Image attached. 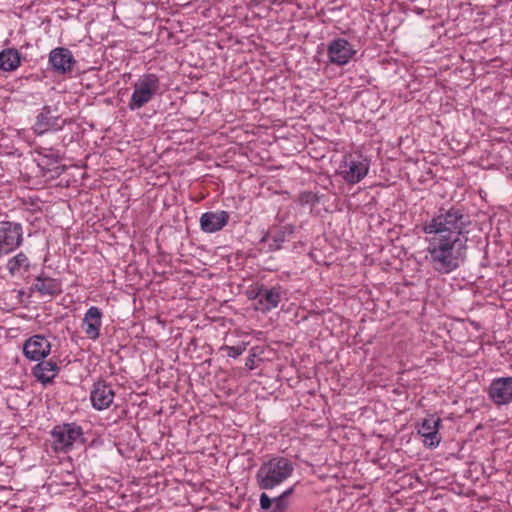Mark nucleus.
Listing matches in <instances>:
<instances>
[{
    "mask_svg": "<svg viewBox=\"0 0 512 512\" xmlns=\"http://www.w3.org/2000/svg\"><path fill=\"white\" fill-rule=\"evenodd\" d=\"M298 201L301 205H307V204L314 205L320 201V198L317 194H315L311 191H304V192L300 193Z\"/></svg>",
    "mask_w": 512,
    "mask_h": 512,
    "instance_id": "24",
    "label": "nucleus"
},
{
    "mask_svg": "<svg viewBox=\"0 0 512 512\" xmlns=\"http://www.w3.org/2000/svg\"><path fill=\"white\" fill-rule=\"evenodd\" d=\"M230 215L227 211H208L200 217V228L205 233H215L228 224Z\"/></svg>",
    "mask_w": 512,
    "mask_h": 512,
    "instance_id": "13",
    "label": "nucleus"
},
{
    "mask_svg": "<svg viewBox=\"0 0 512 512\" xmlns=\"http://www.w3.org/2000/svg\"><path fill=\"white\" fill-rule=\"evenodd\" d=\"M39 154L43 155L44 159H46V161L43 163L45 166H47L48 171H51L50 166L59 163L61 159L58 152H54L52 148L41 147V151L39 152Z\"/></svg>",
    "mask_w": 512,
    "mask_h": 512,
    "instance_id": "23",
    "label": "nucleus"
},
{
    "mask_svg": "<svg viewBox=\"0 0 512 512\" xmlns=\"http://www.w3.org/2000/svg\"><path fill=\"white\" fill-rule=\"evenodd\" d=\"M294 234V226L291 224H286L281 226L275 230L273 235L270 233H266L260 242H267L269 238H272V243L269 244V251H277L282 248L284 242L288 241L292 235Z\"/></svg>",
    "mask_w": 512,
    "mask_h": 512,
    "instance_id": "18",
    "label": "nucleus"
},
{
    "mask_svg": "<svg viewBox=\"0 0 512 512\" xmlns=\"http://www.w3.org/2000/svg\"><path fill=\"white\" fill-rule=\"evenodd\" d=\"M49 63L55 72L67 74L73 70L76 60L69 49L57 47L50 52Z\"/></svg>",
    "mask_w": 512,
    "mask_h": 512,
    "instance_id": "12",
    "label": "nucleus"
},
{
    "mask_svg": "<svg viewBox=\"0 0 512 512\" xmlns=\"http://www.w3.org/2000/svg\"><path fill=\"white\" fill-rule=\"evenodd\" d=\"M34 289L41 296H55L61 293V284L57 279L45 277L43 274L35 279Z\"/></svg>",
    "mask_w": 512,
    "mask_h": 512,
    "instance_id": "19",
    "label": "nucleus"
},
{
    "mask_svg": "<svg viewBox=\"0 0 512 512\" xmlns=\"http://www.w3.org/2000/svg\"><path fill=\"white\" fill-rule=\"evenodd\" d=\"M39 363L36 364L32 369V375L42 383L43 385H47L53 381V379L57 376L59 367L57 366V363L50 360H41L38 361Z\"/></svg>",
    "mask_w": 512,
    "mask_h": 512,
    "instance_id": "17",
    "label": "nucleus"
},
{
    "mask_svg": "<svg viewBox=\"0 0 512 512\" xmlns=\"http://www.w3.org/2000/svg\"><path fill=\"white\" fill-rule=\"evenodd\" d=\"M66 124V120L59 116L52 115L51 108L44 106L36 117L33 130L37 135H42L48 131L61 130Z\"/></svg>",
    "mask_w": 512,
    "mask_h": 512,
    "instance_id": "11",
    "label": "nucleus"
},
{
    "mask_svg": "<svg viewBox=\"0 0 512 512\" xmlns=\"http://www.w3.org/2000/svg\"><path fill=\"white\" fill-rule=\"evenodd\" d=\"M115 397L112 385L105 380H98L94 383L90 392V400L93 408L96 410H104L111 406Z\"/></svg>",
    "mask_w": 512,
    "mask_h": 512,
    "instance_id": "10",
    "label": "nucleus"
},
{
    "mask_svg": "<svg viewBox=\"0 0 512 512\" xmlns=\"http://www.w3.org/2000/svg\"><path fill=\"white\" fill-rule=\"evenodd\" d=\"M470 216L463 207H441L431 220L422 225L427 247L425 259L439 274H450L467 259Z\"/></svg>",
    "mask_w": 512,
    "mask_h": 512,
    "instance_id": "1",
    "label": "nucleus"
},
{
    "mask_svg": "<svg viewBox=\"0 0 512 512\" xmlns=\"http://www.w3.org/2000/svg\"><path fill=\"white\" fill-rule=\"evenodd\" d=\"M254 357L255 355H251L250 357L247 358L246 366L250 369H253Z\"/></svg>",
    "mask_w": 512,
    "mask_h": 512,
    "instance_id": "27",
    "label": "nucleus"
},
{
    "mask_svg": "<svg viewBox=\"0 0 512 512\" xmlns=\"http://www.w3.org/2000/svg\"><path fill=\"white\" fill-rule=\"evenodd\" d=\"M246 343L239 344L237 346H227L224 345L220 348V350H224L227 352V355L231 358H237L246 350Z\"/></svg>",
    "mask_w": 512,
    "mask_h": 512,
    "instance_id": "25",
    "label": "nucleus"
},
{
    "mask_svg": "<svg viewBox=\"0 0 512 512\" xmlns=\"http://www.w3.org/2000/svg\"><path fill=\"white\" fill-rule=\"evenodd\" d=\"M293 492H294V487H290V488L286 489L285 491H283L278 497L283 502H287V498L289 496H291L293 494Z\"/></svg>",
    "mask_w": 512,
    "mask_h": 512,
    "instance_id": "26",
    "label": "nucleus"
},
{
    "mask_svg": "<svg viewBox=\"0 0 512 512\" xmlns=\"http://www.w3.org/2000/svg\"><path fill=\"white\" fill-rule=\"evenodd\" d=\"M294 472V463L284 456H274L264 461L256 472L258 487L271 490L286 481Z\"/></svg>",
    "mask_w": 512,
    "mask_h": 512,
    "instance_id": "2",
    "label": "nucleus"
},
{
    "mask_svg": "<svg viewBox=\"0 0 512 512\" xmlns=\"http://www.w3.org/2000/svg\"><path fill=\"white\" fill-rule=\"evenodd\" d=\"M160 79L156 74L142 75L134 84V91L128 103L130 110H138L149 103L152 98L161 93Z\"/></svg>",
    "mask_w": 512,
    "mask_h": 512,
    "instance_id": "3",
    "label": "nucleus"
},
{
    "mask_svg": "<svg viewBox=\"0 0 512 512\" xmlns=\"http://www.w3.org/2000/svg\"><path fill=\"white\" fill-rule=\"evenodd\" d=\"M30 267V261L27 255L23 252H19L7 261L6 268L10 275L14 276L21 268L28 270Z\"/></svg>",
    "mask_w": 512,
    "mask_h": 512,
    "instance_id": "22",
    "label": "nucleus"
},
{
    "mask_svg": "<svg viewBox=\"0 0 512 512\" xmlns=\"http://www.w3.org/2000/svg\"><path fill=\"white\" fill-rule=\"evenodd\" d=\"M255 298L259 299V307L257 309L267 312L276 308L281 300V288L272 287L270 289L261 287L255 294Z\"/></svg>",
    "mask_w": 512,
    "mask_h": 512,
    "instance_id": "16",
    "label": "nucleus"
},
{
    "mask_svg": "<svg viewBox=\"0 0 512 512\" xmlns=\"http://www.w3.org/2000/svg\"><path fill=\"white\" fill-rule=\"evenodd\" d=\"M487 394L496 406L510 404L512 402V376L493 379L487 389Z\"/></svg>",
    "mask_w": 512,
    "mask_h": 512,
    "instance_id": "8",
    "label": "nucleus"
},
{
    "mask_svg": "<svg viewBox=\"0 0 512 512\" xmlns=\"http://www.w3.org/2000/svg\"><path fill=\"white\" fill-rule=\"evenodd\" d=\"M370 168V159L360 153L347 154L340 165L338 174L343 180L354 185L361 182L368 174Z\"/></svg>",
    "mask_w": 512,
    "mask_h": 512,
    "instance_id": "4",
    "label": "nucleus"
},
{
    "mask_svg": "<svg viewBox=\"0 0 512 512\" xmlns=\"http://www.w3.org/2000/svg\"><path fill=\"white\" fill-rule=\"evenodd\" d=\"M357 50L344 38H335L327 45V57L331 64L347 65L356 55Z\"/></svg>",
    "mask_w": 512,
    "mask_h": 512,
    "instance_id": "7",
    "label": "nucleus"
},
{
    "mask_svg": "<svg viewBox=\"0 0 512 512\" xmlns=\"http://www.w3.org/2000/svg\"><path fill=\"white\" fill-rule=\"evenodd\" d=\"M24 292L22 290L19 291V295H23Z\"/></svg>",
    "mask_w": 512,
    "mask_h": 512,
    "instance_id": "29",
    "label": "nucleus"
},
{
    "mask_svg": "<svg viewBox=\"0 0 512 512\" xmlns=\"http://www.w3.org/2000/svg\"><path fill=\"white\" fill-rule=\"evenodd\" d=\"M441 419L431 415L425 418L418 427V433L424 437V445L429 448H434L440 443V436L438 433Z\"/></svg>",
    "mask_w": 512,
    "mask_h": 512,
    "instance_id": "14",
    "label": "nucleus"
},
{
    "mask_svg": "<svg viewBox=\"0 0 512 512\" xmlns=\"http://www.w3.org/2000/svg\"><path fill=\"white\" fill-rule=\"evenodd\" d=\"M255 294H256V293H252V294L250 295V298L256 299V298H255Z\"/></svg>",
    "mask_w": 512,
    "mask_h": 512,
    "instance_id": "28",
    "label": "nucleus"
},
{
    "mask_svg": "<svg viewBox=\"0 0 512 512\" xmlns=\"http://www.w3.org/2000/svg\"><path fill=\"white\" fill-rule=\"evenodd\" d=\"M21 63V55L15 48H7L0 52V69L14 71Z\"/></svg>",
    "mask_w": 512,
    "mask_h": 512,
    "instance_id": "20",
    "label": "nucleus"
},
{
    "mask_svg": "<svg viewBox=\"0 0 512 512\" xmlns=\"http://www.w3.org/2000/svg\"><path fill=\"white\" fill-rule=\"evenodd\" d=\"M102 315V311L96 306H91L84 314L82 327L88 339L95 341L100 337Z\"/></svg>",
    "mask_w": 512,
    "mask_h": 512,
    "instance_id": "15",
    "label": "nucleus"
},
{
    "mask_svg": "<svg viewBox=\"0 0 512 512\" xmlns=\"http://www.w3.org/2000/svg\"><path fill=\"white\" fill-rule=\"evenodd\" d=\"M56 451L67 452L83 436L82 427L76 423L57 425L51 432Z\"/></svg>",
    "mask_w": 512,
    "mask_h": 512,
    "instance_id": "6",
    "label": "nucleus"
},
{
    "mask_svg": "<svg viewBox=\"0 0 512 512\" xmlns=\"http://www.w3.org/2000/svg\"><path fill=\"white\" fill-rule=\"evenodd\" d=\"M50 351V341L40 334L29 337L23 344V354L30 361H41L50 354Z\"/></svg>",
    "mask_w": 512,
    "mask_h": 512,
    "instance_id": "9",
    "label": "nucleus"
},
{
    "mask_svg": "<svg viewBox=\"0 0 512 512\" xmlns=\"http://www.w3.org/2000/svg\"><path fill=\"white\" fill-rule=\"evenodd\" d=\"M23 228L13 221L0 222V259L22 245Z\"/></svg>",
    "mask_w": 512,
    "mask_h": 512,
    "instance_id": "5",
    "label": "nucleus"
},
{
    "mask_svg": "<svg viewBox=\"0 0 512 512\" xmlns=\"http://www.w3.org/2000/svg\"><path fill=\"white\" fill-rule=\"evenodd\" d=\"M259 505L262 512H286L289 506L288 502H283L278 496L271 498L265 492L260 495Z\"/></svg>",
    "mask_w": 512,
    "mask_h": 512,
    "instance_id": "21",
    "label": "nucleus"
}]
</instances>
